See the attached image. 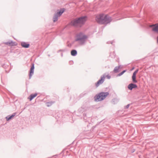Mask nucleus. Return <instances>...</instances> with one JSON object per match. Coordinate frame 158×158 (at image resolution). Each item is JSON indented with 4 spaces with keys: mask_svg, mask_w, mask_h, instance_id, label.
<instances>
[{
    "mask_svg": "<svg viewBox=\"0 0 158 158\" xmlns=\"http://www.w3.org/2000/svg\"><path fill=\"white\" fill-rule=\"evenodd\" d=\"M88 19V17L85 15L77 18L72 20L69 24L76 27H81L84 25Z\"/></svg>",
    "mask_w": 158,
    "mask_h": 158,
    "instance_id": "obj_1",
    "label": "nucleus"
},
{
    "mask_svg": "<svg viewBox=\"0 0 158 158\" xmlns=\"http://www.w3.org/2000/svg\"><path fill=\"white\" fill-rule=\"evenodd\" d=\"M96 22L99 24L107 25L110 23L112 20L111 17L107 15L101 14L97 15L95 17Z\"/></svg>",
    "mask_w": 158,
    "mask_h": 158,
    "instance_id": "obj_2",
    "label": "nucleus"
},
{
    "mask_svg": "<svg viewBox=\"0 0 158 158\" xmlns=\"http://www.w3.org/2000/svg\"><path fill=\"white\" fill-rule=\"evenodd\" d=\"M109 94V92H101L97 94L94 97L95 102H100L103 100Z\"/></svg>",
    "mask_w": 158,
    "mask_h": 158,
    "instance_id": "obj_3",
    "label": "nucleus"
},
{
    "mask_svg": "<svg viewBox=\"0 0 158 158\" xmlns=\"http://www.w3.org/2000/svg\"><path fill=\"white\" fill-rule=\"evenodd\" d=\"M88 37L86 35H84L82 32H80L76 35V38L75 39L76 41H80V44L81 45L85 44L86 39Z\"/></svg>",
    "mask_w": 158,
    "mask_h": 158,
    "instance_id": "obj_4",
    "label": "nucleus"
},
{
    "mask_svg": "<svg viewBox=\"0 0 158 158\" xmlns=\"http://www.w3.org/2000/svg\"><path fill=\"white\" fill-rule=\"evenodd\" d=\"M65 9L64 8H61L60 10H57L56 12H55L53 17V21L55 23L58 20V17L60 16L65 11Z\"/></svg>",
    "mask_w": 158,
    "mask_h": 158,
    "instance_id": "obj_5",
    "label": "nucleus"
},
{
    "mask_svg": "<svg viewBox=\"0 0 158 158\" xmlns=\"http://www.w3.org/2000/svg\"><path fill=\"white\" fill-rule=\"evenodd\" d=\"M106 76L104 74L101 76L100 79L95 83V86L98 87L100 85L102 84L105 81Z\"/></svg>",
    "mask_w": 158,
    "mask_h": 158,
    "instance_id": "obj_6",
    "label": "nucleus"
},
{
    "mask_svg": "<svg viewBox=\"0 0 158 158\" xmlns=\"http://www.w3.org/2000/svg\"><path fill=\"white\" fill-rule=\"evenodd\" d=\"M149 27L152 28V31L158 34V23L151 25Z\"/></svg>",
    "mask_w": 158,
    "mask_h": 158,
    "instance_id": "obj_7",
    "label": "nucleus"
},
{
    "mask_svg": "<svg viewBox=\"0 0 158 158\" xmlns=\"http://www.w3.org/2000/svg\"><path fill=\"white\" fill-rule=\"evenodd\" d=\"M35 69V64L34 63L31 64V67L29 72V78L30 79L34 74Z\"/></svg>",
    "mask_w": 158,
    "mask_h": 158,
    "instance_id": "obj_8",
    "label": "nucleus"
},
{
    "mask_svg": "<svg viewBox=\"0 0 158 158\" xmlns=\"http://www.w3.org/2000/svg\"><path fill=\"white\" fill-rule=\"evenodd\" d=\"M139 70V69H137L133 73L132 79V81L133 83H136L137 82V80H136V74Z\"/></svg>",
    "mask_w": 158,
    "mask_h": 158,
    "instance_id": "obj_9",
    "label": "nucleus"
},
{
    "mask_svg": "<svg viewBox=\"0 0 158 158\" xmlns=\"http://www.w3.org/2000/svg\"><path fill=\"white\" fill-rule=\"evenodd\" d=\"M135 83H131L129 84L127 86L128 89L130 90H132L133 89H136L137 88V85Z\"/></svg>",
    "mask_w": 158,
    "mask_h": 158,
    "instance_id": "obj_10",
    "label": "nucleus"
},
{
    "mask_svg": "<svg viewBox=\"0 0 158 158\" xmlns=\"http://www.w3.org/2000/svg\"><path fill=\"white\" fill-rule=\"evenodd\" d=\"M21 45L23 48H28L30 46V44L24 41L21 42Z\"/></svg>",
    "mask_w": 158,
    "mask_h": 158,
    "instance_id": "obj_11",
    "label": "nucleus"
},
{
    "mask_svg": "<svg viewBox=\"0 0 158 158\" xmlns=\"http://www.w3.org/2000/svg\"><path fill=\"white\" fill-rule=\"evenodd\" d=\"M16 114V113H14L8 115L6 117V121H9L14 117Z\"/></svg>",
    "mask_w": 158,
    "mask_h": 158,
    "instance_id": "obj_12",
    "label": "nucleus"
},
{
    "mask_svg": "<svg viewBox=\"0 0 158 158\" xmlns=\"http://www.w3.org/2000/svg\"><path fill=\"white\" fill-rule=\"evenodd\" d=\"M88 109V107L85 106H82L80 108H79L78 110V111L80 113H82L86 111Z\"/></svg>",
    "mask_w": 158,
    "mask_h": 158,
    "instance_id": "obj_13",
    "label": "nucleus"
},
{
    "mask_svg": "<svg viewBox=\"0 0 158 158\" xmlns=\"http://www.w3.org/2000/svg\"><path fill=\"white\" fill-rule=\"evenodd\" d=\"M37 95V93H36L34 94H31L28 98L30 101L32 100Z\"/></svg>",
    "mask_w": 158,
    "mask_h": 158,
    "instance_id": "obj_14",
    "label": "nucleus"
},
{
    "mask_svg": "<svg viewBox=\"0 0 158 158\" xmlns=\"http://www.w3.org/2000/svg\"><path fill=\"white\" fill-rule=\"evenodd\" d=\"M122 66L121 67V65H119L118 66H116L114 69L113 70V72L115 73H116L118 72L119 69L121 68H122Z\"/></svg>",
    "mask_w": 158,
    "mask_h": 158,
    "instance_id": "obj_15",
    "label": "nucleus"
},
{
    "mask_svg": "<svg viewBox=\"0 0 158 158\" xmlns=\"http://www.w3.org/2000/svg\"><path fill=\"white\" fill-rule=\"evenodd\" d=\"M77 54V51L75 49H73L71 51V55L73 56H76Z\"/></svg>",
    "mask_w": 158,
    "mask_h": 158,
    "instance_id": "obj_16",
    "label": "nucleus"
},
{
    "mask_svg": "<svg viewBox=\"0 0 158 158\" xmlns=\"http://www.w3.org/2000/svg\"><path fill=\"white\" fill-rule=\"evenodd\" d=\"M55 102V101H51L50 102H48L46 103L47 106L48 107L51 106L52 104Z\"/></svg>",
    "mask_w": 158,
    "mask_h": 158,
    "instance_id": "obj_17",
    "label": "nucleus"
},
{
    "mask_svg": "<svg viewBox=\"0 0 158 158\" xmlns=\"http://www.w3.org/2000/svg\"><path fill=\"white\" fill-rule=\"evenodd\" d=\"M83 118H84V121L86 123L87 122L88 123V124L87 125V127H88L89 126H90L91 124L90 123H89V122L88 121V120H87V116H85V117H83Z\"/></svg>",
    "mask_w": 158,
    "mask_h": 158,
    "instance_id": "obj_18",
    "label": "nucleus"
},
{
    "mask_svg": "<svg viewBox=\"0 0 158 158\" xmlns=\"http://www.w3.org/2000/svg\"><path fill=\"white\" fill-rule=\"evenodd\" d=\"M127 70H123L120 73H118L117 75V77H119V76H122V75H123L125 72H126V71H127Z\"/></svg>",
    "mask_w": 158,
    "mask_h": 158,
    "instance_id": "obj_19",
    "label": "nucleus"
},
{
    "mask_svg": "<svg viewBox=\"0 0 158 158\" xmlns=\"http://www.w3.org/2000/svg\"><path fill=\"white\" fill-rule=\"evenodd\" d=\"M11 40L10 41H9L8 42H4L3 43L9 46H11Z\"/></svg>",
    "mask_w": 158,
    "mask_h": 158,
    "instance_id": "obj_20",
    "label": "nucleus"
},
{
    "mask_svg": "<svg viewBox=\"0 0 158 158\" xmlns=\"http://www.w3.org/2000/svg\"><path fill=\"white\" fill-rule=\"evenodd\" d=\"M11 46H16L17 44L15 42H14L12 40H11Z\"/></svg>",
    "mask_w": 158,
    "mask_h": 158,
    "instance_id": "obj_21",
    "label": "nucleus"
},
{
    "mask_svg": "<svg viewBox=\"0 0 158 158\" xmlns=\"http://www.w3.org/2000/svg\"><path fill=\"white\" fill-rule=\"evenodd\" d=\"M115 43V41L114 40L111 41H108L107 42V44H111L112 45H114V43Z\"/></svg>",
    "mask_w": 158,
    "mask_h": 158,
    "instance_id": "obj_22",
    "label": "nucleus"
},
{
    "mask_svg": "<svg viewBox=\"0 0 158 158\" xmlns=\"http://www.w3.org/2000/svg\"><path fill=\"white\" fill-rule=\"evenodd\" d=\"M64 150H63L59 154V155H56L54 156H57V157L59 158L60 156V155L61 154H64Z\"/></svg>",
    "mask_w": 158,
    "mask_h": 158,
    "instance_id": "obj_23",
    "label": "nucleus"
},
{
    "mask_svg": "<svg viewBox=\"0 0 158 158\" xmlns=\"http://www.w3.org/2000/svg\"><path fill=\"white\" fill-rule=\"evenodd\" d=\"M130 105V104H128L127 105L125 106L124 108L125 109H127L129 108V106Z\"/></svg>",
    "mask_w": 158,
    "mask_h": 158,
    "instance_id": "obj_24",
    "label": "nucleus"
},
{
    "mask_svg": "<svg viewBox=\"0 0 158 158\" xmlns=\"http://www.w3.org/2000/svg\"><path fill=\"white\" fill-rule=\"evenodd\" d=\"M96 127V126H93L92 127V128L90 129V131L91 132H92L93 131V130H94V128Z\"/></svg>",
    "mask_w": 158,
    "mask_h": 158,
    "instance_id": "obj_25",
    "label": "nucleus"
},
{
    "mask_svg": "<svg viewBox=\"0 0 158 158\" xmlns=\"http://www.w3.org/2000/svg\"><path fill=\"white\" fill-rule=\"evenodd\" d=\"M106 78L109 79H110L111 78L109 74L107 75L106 76Z\"/></svg>",
    "mask_w": 158,
    "mask_h": 158,
    "instance_id": "obj_26",
    "label": "nucleus"
},
{
    "mask_svg": "<svg viewBox=\"0 0 158 158\" xmlns=\"http://www.w3.org/2000/svg\"><path fill=\"white\" fill-rule=\"evenodd\" d=\"M69 64L70 65H72L73 64V60H70L69 61Z\"/></svg>",
    "mask_w": 158,
    "mask_h": 158,
    "instance_id": "obj_27",
    "label": "nucleus"
},
{
    "mask_svg": "<svg viewBox=\"0 0 158 158\" xmlns=\"http://www.w3.org/2000/svg\"><path fill=\"white\" fill-rule=\"evenodd\" d=\"M61 51H64V50L63 49H60L57 52L58 53L59 52Z\"/></svg>",
    "mask_w": 158,
    "mask_h": 158,
    "instance_id": "obj_28",
    "label": "nucleus"
},
{
    "mask_svg": "<svg viewBox=\"0 0 158 158\" xmlns=\"http://www.w3.org/2000/svg\"><path fill=\"white\" fill-rule=\"evenodd\" d=\"M83 134H85L86 135V136H88V134L87 133H82L81 134V135H82Z\"/></svg>",
    "mask_w": 158,
    "mask_h": 158,
    "instance_id": "obj_29",
    "label": "nucleus"
},
{
    "mask_svg": "<svg viewBox=\"0 0 158 158\" xmlns=\"http://www.w3.org/2000/svg\"><path fill=\"white\" fill-rule=\"evenodd\" d=\"M83 117L86 116V113H84L83 114Z\"/></svg>",
    "mask_w": 158,
    "mask_h": 158,
    "instance_id": "obj_30",
    "label": "nucleus"
},
{
    "mask_svg": "<svg viewBox=\"0 0 158 158\" xmlns=\"http://www.w3.org/2000/svg\"><path fill=\"white\" fill-rule=\"evenodd\" d=\"M68 46L69 47H71V44H69L68 45Z\"/></svg>",
    "mask_w": 158,
    "mask_h": 158,
    "instance_id": "obj_31",
    "label": "nucleus"
},
{
    "mask_svg": "<svg viewBox=\"0 0 158 158\" xmlns=\"http://www.w3.org/2000/svg\"><path fill=\"white\" fill-rule=\"evenodd\" d=\"M61 57H63V53H61Z\"/></svg>",
    "mask_w": 158,
    "mask_h": 158,
    "instance_id": "obj_32",
    "label": "nucleus"
},
{
    "mask_svg": "<svg viewBox=\"0 0 158 158\" xmlns=\"http://www.w3.org/2000/svg\"><path fill=\"white\" fill-rule=\"evenodd\" d=\"M135 68L134 67L132 68V69H131V70H133Z\"/></svg>",
    "mask_w": 158,
    "mask_h": 158,
    "instance_id": "obj_33",
    "label": "nucleus"
},
{
    "mask_svg": "<svg viewBox=\"0 0 158 158\" xmlns=\"http://www.w3.org/2000/svg\"><path fill=\"white\" fill-rule=\"evenodd\" d=\"M135 152V149H134V150H133V151H132V152L133 153V152Z\"/></svg>",
    "mask_w": 158,
    "mask_h": 158,
    "instance_id": "obj_34",
    "label": "nucleus"
},
{
    "mask_svg": "<svg viewBox=\"0 0 158 158\" xmlns=\"http://www.w3.org/2000/svg\"><path fill=\"white\" fill-rule=\"evenodd\" d=\"M115 100V99H113L112 100H113V102H114V100Z\"/></svg>",
    "mask_w": 158,
    "mask_h": 158,
    "instance_id": "obj_35",
    "label": "nucleus"
}]
</instances>
